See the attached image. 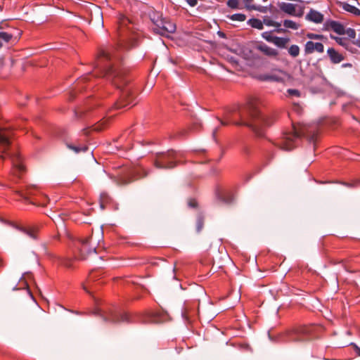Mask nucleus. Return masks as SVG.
<instances>
[{"instance_id":"f257e3e1","label":"nucleus","mask_w":360,"mask_h":360,"mask_svg":"<svg viewBox=\"0 0 360 360\" xmlns=\"http://www.w3.org/2000/svg\"><path fill=\"white\" fill-rule=\"evenodd\" d=\"M129 48L127 44L120 43L116 49L101 50L98 56L96 68L99 70L100 76L106 77L108 79H110L117 88H122L127 83L124 72L115 64V62L120 58V56L117 53V49Z\"/></svg>"},{"instance_id":"f03ea898","label":"nucleus","mask_w":360,"mask_h":360,"mask_svg":"<svg viewBox=\"0 0 360 360\" xmlns=\"http://www.w3.org/2000/svg\"><path fill=\"white\" fill-rule=\"evenodd\" d=\"M262 103L260 98L250 97L245 109L240 112V120L233 122V124L238 126H247L258 134L259 128L271 125L274 119L272 116L262 114L259 110Z\"/></svg>"},{"instance_id":"7ed1b4c3","label":"nucleus","mask_w":360,"mask_h":360,"mask_svg":"<svg viewBox=\"0 0 360 360\" xmlns=\"http://www.w3.org/2000/svg\"><path fill=\"white\" fill-rule=\"evenodd\" d=\"M318 136L316 124H292V130L285 132L277 145L283 150H291L297 144L300 138L306 137L309 141L314 142Z\"/></svg>"},{"instance_id":"20e7f679","label":"nucleus","mask_w":360,"mask_h":360,"mask_svg":"<svg viewBox=\"0 0 360 360\" xmlns=\"http://www.w3.org/2000/svg\"><path fill=\"white\" fill-rule=\"evenodd\" d=\"M12 136L13 131L9 127L0 126V153H5L4 155H1L0 157L4 160L6 158H10L13 164V174L18 177H20L25 171L20 155L17 153L12 155L6 153L11 145V139Z\"/></svg>"},{"instance_id":"39448f33","label":"nucleus","mask_w":360,"mask_h":360,"mask_svg":"<svg viewBox=\"0 0 360 360\" xmlns=\"http://www.w3.org/2000/svg\"><path fill=\"white\" fill-rule=\"evenodd\" d=\"M313 328L311 326H302L292 329L288 330L283 333L281 334V341L283 342H303L307 340Z\"/></svg>"},{"instance_id":"423d86ee","label":"nucleus","mask_w":360,"mask_h":360,"mask_svg":"<svg viewBox=\"0 0 360 360\" xmlns=\"http://www.w3.org/2000/svg\"><path fill=\"white\" fill-rule=\"evenodd\" d=\"M180 154L174 150L158 154L154 165L158 169H172L176 166Z\"/></svg>"},{"instance_id":"0eeeda50","label":"nucleus","mask_w":360,"mask_h":360,"mask_svg":"<svg viewBox=\"0 0 360 360\" xmlns=\"http://www.w3.org/2000/svg\"><path fill=\"white\" fill-rule=\"evenodd\" d=\"M101 316L105 322L118 323L129 321V316L126 313H120L115 309H110L108 311H103Z\"/></svg>"},{"instance_id":"6e6552de","label":"nucleus","mask_w":360,"mask_h":360,"mask_svg":"<svg viewBox=\"0 0 360 360\" xmlns=\"http://www.w3.org/2000/svg\"><path fill=\"white\" fill-rule=\"evenodd\" d=\"M279 8L283 12L292 16L300 18L304 14V7L301 5L282 2L279 4Z\"/></svg>"},{"instance_id":"1a4fd4ad","label":"nucleus","mask_w":360,"mask_h":360,"mask_svg":"<svg viewBox=\"0 0 360 360\" xmlns=\"http://www.w3.org/2000/svg\"><path fill=\"white\" fill-rule=\"evenodd\" d=\"M134 96L129 89L122 91L120 100L115 105L116 109L130 108L136 104L134 103Z\"/></svg>"},{"instance_id":"9d476101","label":"nucleus","mask_w":360,"mask_h":360,"mask_svg":"<svg viewBox=\"0 0 360 360\" xmlns=\"http://www.w3.org/2000/svg\"><path fill=\"white\" fill-rule=\"evenodd\" d=\"M215 194L217 200L221 203L230 204L233 200V194L232 191L224 186L217 187Z\"/></svg>"},{"instance_id":"9b49d317","label":"nucleus","mask_w":360,"mask_h":360,"mask_svg":"<svg viewBox=\"0 0 360 360\" xmlns=\"http://www.w3.org/2000/svg\"><path fill=\"white\" fill-rule=\"evenodd\" d=\"M91 240L92 237H86L79 240L78 248H79L82 259H84L86 255L96 250V248L91 245Z\"/></svg>"},{"instance_id":"f8f14e48","label":"nucleus","mask_w":360,"mask_h":360,"mask_svg":"<svg viewBox=\"0 0 360 360\" xmlns=\"http://www.w3.org/2000/svg\"><path fill=\"white\" fill-rule=\"evenodd\" d=\"M157 32L161 35H167L173 33L176 30V25L172 22L163 19L159 25H157Z\"/></svg>"},{"instance_id":"ddd939ff","label":"nucleus","mask_w":360,"mask_h":360,"mask_svg":"<svg viewBox=\"0 0 360 360\" xmlns=\"http://www.w3.org/2000/svg\"><path fill=\"white\" fill-rule=\"evenodd\" d=\"M324 51L323 44L321 42L308 41L304 45L305 54H311L314 52L321 53Z\"/></svg>"},{"instance_id":"4468645a","label":"nucleus","mask_w":360,"mask_h":360,"mask_svg":"<svg viewBox=\"0 0 360 360\" xmlns=\"http://www.w3.org/2000/svg\"><path fill=\"white\" fill-rule=\"evenodd\" d=\"M40 229L39 224H32L27 226L20 228V231L33 239L38 238L39 231Z\"/></svg>"},{"instance_id":"2eb2a0df","label":"nucleus","mask_w":360,"mask_h":360,"mask_svg":"<svg viewBox=\"0 0 360 360\" xmlns=\"http://www.w3.org/2000/svg\"><path fill=\"white\" fill-rule=\"evenodd\" d=\"M305 18L307 20L310 22H313L316 24H320L323 22L324 16L321 13L311 8L309 13L306 15Z\"/></svg>"},{"instance_id":"dca6fc26","label":"nucleus","mask_w":360,"mask_h":360,"mask_svg":"<svg viewBox=\"0 0 360 360\" xmlns=\"http://www.w3.org/2000/svg\"><path fill=\"white\" fill-rule=\"evenodd\" d=\"M327 55L333 64H338L345 60L343 54L337 51L334 48L328 49Z\"/></svg>"},{"instance_id":"f3484780","label":"nucleus","mask_w":360,"mask_h":360,"mask_svg":"<svg viewBox=\"0 0 360 360\" xmlns=\"http://www.w3.org/2000/svg\"><path fill=\"white\" fill-rule=\"evenodd\" d=\"M166 315L160 311H154L148 315L145 321L158 323L165 320Z\"/></svg>"},{"instance_id":"a211bd4d","label":"nucleus","mask_w":360,"mask_h":360,"mask_svg":"<svg viewBox=\"0 0 360 360\" xmlns=\"http://www.w3.org/2000/svg\"><path fill=\"white\" fill-rule=\"evenodd\" d=\"M285 78V74L283 71H278L276 72L265 75L264 79L268 81L274 82H283Z\"/></svg>"},{"instance_id":"6ab92c4d","label":"nucleus","mask_w":360,"mask_h":360,"mask_svg":"<svg viewBox=\"0 0 360 360\" xmlns=\"http://www.w3.org/2000/svg\"><path fill=\"white\" fill-rule=\"evenodd\" d=\"M256 49L268 56L276 57L278 56V51L276 49L268 46L265 44H258Z\"/></svg>"},{"instance_id":"aec40b11","label":"nucleus","mask_w":360,"mask_h":360,"mask_svg":"<svg viewBox=\"0 0 360 360\" xmlns=\"http://www.w3.org/2000/svg\"><path fill=\"white\" fill-rule=\"evenodd\" d=\"M327 25L328 28L333 30L335 33L338 34H345V27L339 22L330 20L327 22Z\"/></svg>"},{"instance_id":"412c9836","label":"nucleus","mask_w":360,"mask_h":360,"mask_svg":"<svg viewBox=\"0 0 360 360\" xmlns=\"http://www.w3.org/2000/svg\"><path fill=\"white\" fill-rule=\"evenodd\" d=\"M339 6L344 11L349 12V13L354 15L355 16L360 15V9H359L358 8H356L354 6H352L345 2H340Z\"/></svg>"},{"instance_id":"4be33fe9","label":"nucleus","mask_w":360,"mask_h":360,"mask_svg":"<svg viewBox=\"0 0 360 360\" xmlns=\"http://www.w3.org/2000/svg\"><path fill=\"white\" fill-rule=\"evenodd\" d=\"M37 191V189L35 186H28L27 187L25 191H17L16 192L20 195V197L27 200L28 197L34 195Z\"/></svg>"},{"instance_id":"5701e85b","label":"nucleus","mask_w":360,"mask_h":360,"mask_svg":"<svg viewBox=\"0 0 360 360\" xmlns=\"http://www.w3.org/2000/svg\"><path fill=\"white\" fill-rule=\"evenodd\" d=\"M101 275V270H93L90 271L88 278L85 283L83 284L82 288L86 292H89V290L86 289V285L90 283L91 281H94L97 277L100 276Z\"/></svg>"},{"instance_id":"b1692460","label":"nucleus","mask_w":360,"mask_h":360,"mask_svg":"<svg viewBox=\"0 0 360 360\" xmlns=\"http://www.w3.org/2000/svg\"><path fill=\"white\" fill-rule=\"evenodd\" d=\"M247 24L250 26H251L253 28L257 29V30H263L264 28V23L262 21L257 18H251L248 20Z\"/></svg>"},{"instance_id":"393cba45","label":"nucleus","mask_w":360,"mask_h":360,"mask_svg":"<svg viewBox=\"0 0 360 360\" xmlns=\"http://www.w3.org/2000/svg\"><path fill=\"white\" fill-rule=\"evenodd\" d=\"M289 42L288 38H283L279 37H274L273 42L276 46L280 48H285L287 44Z\"/></svg>"},{"instance_id":"a878e982","label":"nucleus","mask_w":360,"mask_h":360,"mask_svg":"<svg viewBox=\"0 0 360 360\" xmlns=\"http://www.w3.org/2000/svg\"><path fill=\"white\" fill-rule=\"evenodd\" d=\"M244 7L248 11H259V8L255 4L254 0H243Z\"/></svg>"},{"instance_id":"bb28decb","label":"nucleus","mask_w":360,"mask_h":360,"mask_svg":"<svg viewBox=\"0 0 360 360\" xmlns=\"http://www.w3.org/2000/svg\"><path fill=\"white\" fill-rule=\"evenodd\" d=\"M227 18L233 21L243 22L246 20V15L243 13H235L233 15H227Z\"/></svg>"},{"instance_id":"cd10ccee","label":"nucleus","mask_w":360,"mask_h":360,"mask_svg":"<svg viewBox=\"0 0 360 360\" xmlns=\"http://www.w3.org/2000/svg\"><path fill=\"white\" fill-rule=\"evenodd\" d=\"M283 26L286 28L292 29L294 30H298L300 25L291 20H285L283 21Z\"/></svg>"},{"instance_id":"c85d7f7f","label":"nucleus","mask_w":360,"mask_h":360,"mask_svg":"<svg viewBox=\"0 0 360 360\" xmlns=\"http://www.w3.org/2000/svg\"><path fill=\"white\" fill-rule=\"evenodd\" d=\"M335 41L340 46H343L346 49H349V42L346 38L344 37H334Z\"/></svg>"},{"instance_id":"c756f323","label":"nucleus","mask_w":360,"mask_h":360,"mask_svg":"<svg viewBox=\"0 0 360 360\" xmlns=\"http://www.w3.org/2000/svg\"><path fill=\"white\" fill-rule=\"evenodd\" d=\"M289 54L292 57H297L300 54V48L297 45H292L288 49Z\"/></svg>"},{"instance_id":"7c9ffc66","label":"nucleus","mask_w":360,"mask_h":360,"mask_svg":"<svg viewBox=\"0 0 360 360\" xmlns=\"http://www.w3.org/2000/svg\"><path fill=\"white\" fill-rule=\"evenodd\" d=\"M226 5L231 9L240 8L239 6V0H228L226 2Z\"/></svg>"},{"instance_id":"2f4dec72","label":"nucleus","mask_w":360,"mask_h":360,"mask_svg":"<svg viewBox=\"0 0 360 360\" xmlns=\"http://www.w3.org/2000/svg\"><path fill=\"white\" fill-rule=\"evenodd\" d=\"M344 185L350 187V188H356L360 186V178L356 179L350 181L349 182L343 183Z\"/></svg>"},{"instance_id":"473e14b6","label":"nucleus","mask_w":360,"mask_h":360,"mask_svg":"<svg viewBox=\"0 0 360 360\" xmlns=\"http://www.w3.org/2000/svg\"><path fill=\"white\" fill-rule=\"evenodd\" d=\"M13 38V35L6 32H0V40L8 42Z\"/></svg>"},{"instance_id":"72a5a7b5","label":"nucleus","mask_w":360,"mask_h":360,"mask_svg":"<svg viewBox=\"0 0 360 360\" xmlns=\"http://www.w3.org/2000/svg\"><path fill=\"white\" fill-rule=\"evenodd\" d=\"M306 37L308 38V39H312V40H316V39H319V40H322L323 39H325V37L322 34H315V33H307L306 34Z\"/></svg>"},{"instance_id":"f704fd0d","label":"nucleus","mask_w":360,"mask_h":360,"mask_svg":"<svg viewBox=\"0 0 360 360\" xmlns=\"http://www.w3.org/2000/svg\"><path fill=\"white\" fill-rule=\"evenodd\" d=\"M262 37L269 42H273L274 37L271 32H264L262 34Z\"/></svg>"},{"instance_id":"c9c22d12","label":"nucleus","mask_w":360,"mask_h":360,"mask_svg":"<svg viewBox=\"0 0 360 360\" xmlns=\"http://www.w3.org/2000/svg\"><path fill=\"white\" fill-rule=\"evenodd\" d=\"M91 77V74H89V75H84L82 77H81L78 81H77V86H80L82 84H83L84 83H86L87 82H89L90 81V77Z\"/></svg>"},{"instance_id":"e433bc0d","label":"nucleus","mask_w":360,"mask_h":360,"mask_svg":"<svg viewBox=\"0 0 360 360\" xmlns=\"http://www.w3.org/2000/svg\"><path fill=\"white\" fill-rule=\"evenodd\" d=\"M69 148L72 149L73 150H75L76 153L85 152L88 149V148L86 146H69Z\"/></svg>"},{"instance_id":"4c0bfd02","label":"nucleus","mask_w":360,"mask_h":360,"mask_svg":"<svg viewBox=\"0 0 360 360\" xmlns=\"http://www.w3.org/2000/svg\"><path fill=\"white\" fill-rule=\"evenodd\" d=\"M203 224H204L203 218L202 217H199L197 219V223H196V229H197L198 232H200L202 229Z\"/></svg>"},{"instance_id":"58836bf2","label":"nucleus","mask_w":360,"mask_h":360,"mask_svg":"<svg viewBox=\"0 0 360 360\" xmlns=\"http://www.w3.org/2000/svg\"><path fill=\"white\" fill-rule=\"evenodd\" d=\"M345 34H347L351 39H354L356 37V32L352 28L345 30Z\"/></svg>"},{"instance_id":"ea45409f","label":"nucleus","mask_w":360,"mask_h":360,"mask_svg":"<svg viewBox=\"0 0 360 360\" xmlns=\"http://www.w3.org/2000/svg\"><path fill=\"white\" fill-rule=\"evenodd\" d=\"M188 205L191 208H195L198 207V202L194 198H191L188 200Z\"/></svg>"},{"instance_id":"a19ab883","label":"nucleus","mask_w":360,"mask_h":360,"mask_svg":"<svg viewBox=\"0 0 360 360\" xmlns=\"http://www.w3.org/2000/svg\"><path fill=\"white\" fill-rule=\"evenodd\" d=\"M288 94L290 96H296V97H299L300 96V91L297 89H290L288 90Z\"/></svg>"},{"instance_id":"79ce46f5","label":"nucleus","mask_w":360,"mask_h":360,"mask_svg":"<svg viewBox=\"0 0 360 360\" xmlns=\"http://www.w3.org/2000/svg\"><path fill=\"white\" fill-rule=\"evenodd\" d=\"M263 23H264L267 26H280L279 23L275 22L271 20H264Z\"/></svg>"},{"instance_id":"37998d69","label":"nucleus","mask_w":360,"mask_h":360,"mask_svg":"<svg viewBox=\"0 0 360 360\" xmlns=\"http://www.w3.org/2000/svg\"><path fill=\"white\" fill-rule=\"evenodd\" d=\"M241 152L245 155H249L250 154V148L248 146H243Z\"/></svg>"},{"instance_id":"c03bdc74","label":"nucleus","mask_w":360,"mask_h":360,"mask_svg":"<svg viewBox=\"0 0 360 360\" xmlns=\"http://www.w3.org/2000/svg\"><path fill=\"white\" fill-rule=\"evenodd\" d=\"M292 110L296 112L297 114H301L302 112V108L300 105L294 104L292 106Z\"/></svg>"},{"instance_id":"a18cd8bd","label":"nucleus","mask_w":360,"mask_h":360,"mask_svg":"<svg viewBox=\"0 0 360 360\" xmlns=\"http://www.w3.org/2000/svg\"><path fill=\"white\" fill-rule=\"evenodd\" d=\"M351 347L353 348L357 356H360V347H358L355 343H352Z\"/></svg>"},{"instance_id":"49530a36","label":"nucleus","mask_w":360,"mask_h":360,"mask_svg":"<svg viewBox=\"0 0 360 360\" xmlns=\"http://www.w3.org/2000/svg\"><path fill=\"white\" fill-rule=\"evenodd\" d=\"M186 2L192 7L195 6L198 4V0H186Z\"/></svg>"},{"instance_id":"de8ad7c7","label":"nucleus","mask_w":360,"mask_h":360,"mask_svg":"<svg viewBox=\"0 0 360 360\" xmlns=\"http://www.w3.org/2000/svg\"><path fill=\"white\" fill-rule=\"evenodd\" d=\"M342 68H350V67H352V64H350V63H344V64L342 65Z\"/></svg>"},{"instance_id":"09e8293b","label":"nucleus","mask_w":360,"mask_h":360,"mask_svg":"<svg viewBox=\"0 0 360 360\" xmlns=\"http://www.w3.org/2000/svg\"><path fill=\"white\" fill-rule=\"evenodd\" d=\"M354 44L360 48V38H359L355 42H354Z\"/></svg>"},{"instance_id":"8fccbe9b","label":"nucleus","mask_w":360,"mask_h":360,"mask_svg":"<svg viewBox=\"0 0 360 360\" xmlns=\"http://www.w3.org/2000/svg\"><path fill=\"white\" fill-rule=\"evenodd\" d=\"M217 130H218V128H215L212 132V136H213L214 139L215 138L216 133H217Z\"/></svg>"},{"instance_id":"3c124183","label":"nucleus","mask_w":360,"mask_h":360,"mask_svg":"<svg viewBox=\"0 0 360 360\" xmlns=\"http://www.w3.org/2000/svg\"><path fill=\"white\" fill-rule=\"evenodd\" d=\"M130 181H131V180H123V181H122V184H126L129 183Z\"/></svg>"},{"instance_id":"603ef678","label":"nucleus","mask_w":360,"mask_h":360,"mask_svg":"<svg viewBox=\"0 0 360 360\" xmlns=\"http://www.w3.org/2000/svg\"><path fill=\"white\" fill-rule=\"evenodd\" d=\"M64 265L68 268L71 267V264L69 262L65 263Z\"/></svg>"},{"instance_id":"864d4df0","label":"nucleus","mask_w":360,"mask_h":360,"mask_svg":"<svg viewBox=\"0 0 360 360\" xmlns=\"http://www.w3.org/2000/svg\"><path fill=\"white\" fill-rule=\"evenodd\" d=\"M221 124L222 125H227L229 123H228V122H226L221 121Z\"/></svg>"},{"instance_id":"5fc2aeb1","label":"nucleus","mask_w":360,"mask_h":360,"mask_svg":"<svg viewBox=\"0 0 360 360\" xmlns=\"http://www.w3.org/2000/svg\"><path fill=\"white\" fill-rule=\"evenodd\" d=\"M94 129H95V130H98H98H101V129L99 127V125H98L97 127H96L94 128Z\"/></svg>"},{"instance_id":"6e6d98bb","label":"nucleus","mask_w":360,"mask_h":360,"mask_svg":"<svg viewBox=\"0 0 360 360\" xmlns=\"http://www.w3.org/2000/svg\"><path fill=\"white\" fill-rule=\"evenodd\" d=\"M1 46H2V44H1V42L0 41V47H1Z\"/></svg>"},{"instance_id":"4d7b16f0","label":"nucleus","mask_w":360,"mask_h":360,"mask_svg":"<svg viewBox=\"0 0 360 360\" xmlns=\"http://www.w3.org/2000/svg\"><path fill=\"white\" fill-rule=\"evenodd\" d=\"M357 1H360V0H356Z\"/></svg>"}]
</instances>
